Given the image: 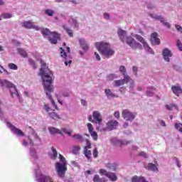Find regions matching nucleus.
Listing matches in <instances>:
<instances>
[{
  "label": "nucleus",
  "instance_id": "obj_4",
  "mask_svg": "<svg viewBox=\"0 0 182 182\" xmlns=\"http://www.w3.org/2000/svg\"><path fill=\"white\" fill-rule=\"evenodd\" d=\"M41 33L44 38H48L52 45H56L60 41V35L56 32H51L48 28H41Z\"/></svg>",
  "mask_w": 182,
  "mask_h": 182
},
{
  "label": "nucleus",
  "instance_id": "obj_12",
  "mask_svg": "<svg viewBox=\"0 0 182 182\" xmlns=\"http://www.w3.org/2000/svg\"><path fill=\"white\" fill-rule=\"evenodd\" d=\"M130 80H132L131 77H124V79L114 80V86L119 87L120 86H123V85H127Z\"/></svg>",
  "mask_w": 182,
  "mask_h": 182
},
{
  "label": "nucleus",
  "instance_id": "obj_9",
  "mask_svg": "<svg viewBox=\"0 0 182 182\" xmlns=\"http://www.w3.org/2000/svg\"><path fill=\"white\" fill-rule=\"evenodd\" d=\"M122 116L127 122H133L136 119V113L132 112L129 109H123Z\"/></svg>",
  "mask_w": 182,
  "mask_h": 182
},
{
  "label": "nucleus",
  "instance_id": "obj_15",
  "mask_svg": "<svg viewBox=\"0 0 182 182\" xmlns=\"http://www.w3.org/2000/svg\"><path fill=\"white\" fill-rule=\"evenodd\" d=\"M134 38H136V41H139V42L142 43L144 49H146V50H151V48H150V46H149V44L147 43V42H146V40H144L143 37H141L140 35L136 34L134 36Z\"/></svg>",
  "mask_w": 182,
  "mask_h": 182
},
{
  "label": "nucleus",
  "instance_id": "obj_63",
  "mask_svg": "<svg viewBox=\"0 0 182 182\" xmlns=\"http://www.w3.org/2000/svg\"><path fill=\"white\" fill-rule=\"evenodd\" d=\"M63 96L64 97H69V96H70V93L69 92H63Z\"/></svg>",
  "mask_w": 182,
  "mask_h": 182
},
{
  "label": "nucleus",
  "instance_id": "obj_43",
  "mask_svg": "<svg viewBox=\"0 0 182 182\" xmlns=\"http://www.w3.org/2000/svg\"><path fill=\"white\" fill-rule=\"evenodd\" d=\"M90 134L91 136L92 137L93 140H95V141H96L98 138L97 133H96V132H95V131H92Z\"/></svg>",
  "mask_w": 182,
  "mask_h": 182
},
{
  "label": "nucleus",
  "instance_id": "obj_29",
  "mask_svg": "<svg viewBox=\"0 0 182 182\" xmlns=\"http://www.w3.org/2000/svg\"><path fill=\"white\" fill-rule=\"evenodd\" d=\"M118 78H119V75L115 73H112L107 76V80H108L109 82H112V80H114V79H118Z\"/></svg>",
  "mask_w": 182,
  "mask_h": 182
},
{
  "label": "nucleus",
  "instance_id": "obj_25",
  "mask_svg": "<svg viewBox=\"0 0 182 182\" xmlns=\"http://www.w3.org/2000/svg\"><path fill=\"white\" fill-rule=\"evenodd\" d=\"M120 73L124 76V77H130L129 75H127V70L124 65H121L119 69Z\"/></svg>",
  "mask_w": 182,
  "mask_h": 182
},
{
  "label": "nucleus",
  "instance_id": "obj_58",
  "mask_svg": "<svg viewBox=\"0 0 182 182\" xmlns=\"http://www.w3.org/2000/svg\"><path fill=\"white\" fill-rule=\"evenodd\" d=\"M173 160H175L177 167L180 168V167H181V164H180V161H178V158L174 157Z\"/></svg>",
  "mask_w": 182,
  "mask_h": 182
},
{
  "label": "nucleus",
  "instance_id": "obj_21",
  "mask_svg": "<svg viewBox=\"0 0 182 182\" xmlns=\"http://www.w3.org/2000/svg\"><path fill=\"white\" fill-rule=\"evenodd\" d=\"M55 109H53V112H48V117H50V119H53V120H60V119H62L60 117V116H59V114H58L56 112H54Z\"/></svg>",
  "mask_w": 182,
  "mask_h": 182
},
{
  "label": "nucleus",
  "instance_id": "obj_46",
  "mask_svg": "<svg viewBox=\"0 0 182 182\" xmlns=\"http://www.w3.org/2000/svg\"><path fill=\"white\" fill-rule=\"evenodd\" d=\"M9 69H11L13 70H18V66L15 65L14 63H9Z\"/></svg>",
  "mask_w": 182,
  "mask_h": 182
},
{
  "label": "nucleus",
  "instance_id": "obj_6",
  "mask_svg": "<svg viewBox=\"0 0 182 182\" xmlns=\"http://www.w3.org/2000/svg\"><path fill=\"white\" fill-rule=\"evenodd\" d=\"M1 87H9L10 89V93L12 97H19V92L16 90V87L12 82L6 80H0Z\"/></svg>",
  "mask_w": 182,
  "mask_h": 182
},
{
  "label": "nucleus",
  "instance_id": "obj_38",
  "mask_svg": "<svg viewBox=\"0 0 182 182\" xmlns=\"http://www.w3.org/2000/svg\"><path fill=\"white\" fill-rule=\"evenodd\" d=\"M28 63L33 68V69H36L38 68V65H36V63H35V60L32 58H28Z\"/></svg>",
  "mask_w": 182,
  "mask_h": 182
},
{
  "label": "nucleus",
  "instance_id": "obj_62",
  "mask_svg": "<svg viewBox=\"0 0 182 182\" xmlns=\"http://www.w3.org/2000/svg\"><path fill=\"white\" fill-rule=\"evenodd\" d=\"M132 70H133V73H135V76H137V70H138V68L136 66H133L132 67Z\"/></svg>",
  "mask_w": 182,
  "mask_h": 182
},
{
  "label": "nucleus",
  "instance_id": "obj_13",
  "mask_svg": "<svg viewBox=\"0 0 182 182\" xmlns=\"http://www.w3.org/2000/svg\"><path fill=\"white\" fill-rule=\"evenodd\" d=\"M22 26L23 28H26V29H35V31H41V27L33 24L32 21H24L22 23Z\"/></svg>",
  "mask_w": 182,
  "mask_h": 182
},
{
  "label": "nucleus",
  "instance_id": "obj_23",
  "mask_svg": "<svg viewBox=\"0 0 182 182\" xmlns=\"http://www.w3.org/2000/svg\"><path fill=\"white\" fill-rule=\"evenodd\" d=\"M150 16L153 19H156V21H160L161 23H163V25L166 23V21L164 20V18L161 16H159L157 14H151Z\"/></svg>",
  "mask_w": 182,
  "mask_h": 182
},
{
  "label": "nucleus",
  "instance_id": "obj_1",
  "mask_svg": "<svg viewBox=\"0 0 182 182\" xmlns=\"http://www.w3.org/2000/svg\"><path fill=\"white\" fill-rule=\"evenodd\" d=\"M41 68L40 69L39 75L41 76L43 82V85L44 90L47 97L50 100L54 109L58 110V105H56V103L52 98V95H50V93H53V85H52V83H53V73H52V71H50L48 66H46L45 61L41 60Z\"/></svg>",
  "mask_w": 182,
  "mask_h": 182
},
{
  "label": "nucleus",
  "instance_id": "obj_44",
  "mask_svg": "<svg viewBox=\"0 0 182 182\" xmlns=\"http://www.w3.org/2000/svg\"><path fill=\"white\" fill-rule=\"evenodd\" d=\"M43 109H44V110H46V112L48 113V114H49V113H50V110H52L50 109V107L48 104H45L43 105Z\"/></svg>",
  "mask_w": 182,
  "mask_h": 182
},
{
  "label": "nucleus",
  "instance_id": "obj_40",
  "mask_svg": "<svg viewBox=\"0 0 182 182\" xmlns=\"http://www.w3.org/2000/svg\"><path fill=\"white\" fill-rule=\"evenodd\" d=\"M93 181L94 182H105V179L100 178L99 175H95L93 178Z\"/></svg>",
  "mask_w": 182,
  "mask_h": 182
},
{
  "label": "nucleus",
  "instance_id": "obj_34",
  "mask_svg": "<svg viewBox=\"0 0 182 182\" xmlns=\"http://www.w3.org/2000/svg\"><path fill=\"white\" fill-rule=\"evenodd\" d=\"M28 140H29V143L26 141V139H23L22 141L23 146H25L26 147V146H28V144H30L31 146H33V141L32 140V139H31V137H28Z\"/></svg>",
  "mask_w": 182,
  "mask_h": 182
},
{
  "label": "nucleus",
  "instance_id": "obj_47",
  "mask_svg": "<svg viewBox=\"0 0 182 182\" xmlns=\"http://www.w3.org/2000/svg\"><path fill=\"white\" fill-rule=\"evenodd\" d=\"M61 130L62 132H63V133L68 134V136H70V134H72V131L70 129H68L66 128H62Z\"/></svg>",
  "mask_w": 182,
  "mask_h": 182
},
{
  "label": "nucleus",
  "instance_id": "obj_27",
  "mask_svg": "<svg viewBox=\"0 0 182 182\" xmlns=\"http://www.w3.org/2000/svg\"><path fill=\"white\" fill-rule=\"evenodd\" d=\"M171 89L174 95H176V96H178V95L181 93L182 89L180 86H173Z\"/></svg>",
  "mask_w": 182,
  "mask_h": 182
},
{
  "label": "nucleus",
  "instance_id": "obj_37",
  "mask_svg": "<svg viewBox=\"0 0 182 182\" xmlns=\"http://www.w3.org/2000/svg\"><path fill=\"white\" fill-rule=\"evenodd\" d=\"M60 56L61 58H63V59H67L68 55L66 54V52L65 51V49L63 48H60Z\"/></svg>",
  "mask_w": 182,
  "mask_h": 182
},
{
  "label": "nucleus",
  "instance_id": "obj_50",
  "mask_svg": "<svg viewBox=\"0 0 182 182\" xmlns=\"http://www.w3.org/2000/svg\"><path fill=\"white\" fill-rule=\"evenodd\" d=\"M92 156L95 159H97V156H99V151H97V148H95L93 150Z\"/></svg>",
  "mask_w": 182,
  "mask_h": 182
},
{
  "label": "nucleus",
  "instance_id": "obj_35",
  "mask_svg": "<svg viewBox=\"0 0 182 182\" xmlns=\"http://www.w3.org/2000/svg\"><path fill=\"white\" fill-rule=\"evenodd\" d=\"M80 146H74L73 147V153L75 155L79 154V151H80Z\"/></svg>",
  "mask_w": 182,
  "mask_h": 182
},
{
  "label": "nucleus",
  "instance_id": "obj_32",
  "mask_svg": "<svg viewBox=\"0 0 182 182\" xmlns=\"http://www.w3.org/2000/svg\"><path fill=\"white\" fill-rule=\"evenodd\" d=\"M72 137L75 140H79L80 141H85V139H83V136L79 134H75L73 135Z\"/></svg>",
  "mask_w": 182,
  "mask_h": 182
},
{
  "label": "nucleus",
  "instance_id": "obj_59",
  "mask_svg": "<svg viewBox=\"0 0 182 182\" xmlns=\"http://www.w3.org/2000/svg\"><path fill=\"white\" fill-rule=\"evenodd\" d=\"M139 176H134L132 178V182H139Z\"/></svg>",
  "mask_w": 182,
  "mask_h": 182
},
{
  "label": "nucleus",
  "instance_id": "obj_51",
  "mask_svg": "<svg viewBox=\"0 0 182 182\" xmlns=\"http://www.w3.org/2000/svg\"><path fill=\"white\" fill-rule=\"evenodd\" d=\"M110 141L112 144H114V146H116L119 143V139L117 138H112L110 139Z\"/></svg>",
  "mask_w": 182,
  "mask_h": 182
},
{
  "label": "nucleus",
  "instance_id": "obj_26",
  "mask_svg": "<svg viewBox=\"0 0 182 182\" xmlns=\"http://www.w3.org/2000/svg\"><path fill=\"white\" fill-rule=\"evenodd\" d=\"M48 132L50 133V134H56V133H58L59 134H62V132L59 129H57L53 127H48Z\"/></svg>",
  "mask_w": 182,
  "mask_h": 182
},
{
  "label": "nucleus",
  "instance_id": "obj_60",
  "mask_svg": "<svg viewBox=\"0 0 182 182\" xmlns=\"http://www.w3.org/2000/svg\"><path fill=\"white\" fill-rule=\"evenodd\" d=\"M104 19H106L107 21H110V14H109L108 13H105Z\"/></svg>",
  "mask_w": 182,
  "mask_h": 182
},
{
  "label": "nucleus",
  "instance_id": "obj_36",
  "mask_svg": "<svg viewBox=\"0 0 182 182\" xmlns=\"http://www.w3.org/2000/svg\"><path fill=\"white\" fill-rule=\"evenodd\" d=\"M30 155L31 157L33 158L34 160H37L38 159V154H36V150L35 149H31L30 151Z\"/></svg>",
  "mask_w": 182,
  "mask_h": 182
},
{
  "label": "nucleus",
  "instance_id": "obj_31",
  "mask_svg": "<svg viewBox=\"0 0 182 182\" xmlns=\"http://www.w3.org/2000/svg\"><path fill=\"white\" fill-rule=\"evenodd\" d=\"M14 15L11 13H3L1 14L0 18L2 19H11Z\"/></svg>",
  "mask_w": 182,
  "mask_h": 182
},
{
  "label": "nucleus",
  "instance_id": "obj_3",
  "mask_svg": "<svg viewBox=\"0 0 182 182\" xmlns=\"http://www.w3.org/2000/svg\"><path fill=\"white\" fill-rule=\"evenodd\" d=\"M60 162H57L55 164V170L57 171L58 176L60 178H63L65 177V174H66V171H68V162L66 161V159L62 154H59Z\"/></svg>",
  "mask_w": 182,
  "mask_h": 182
},
{
  "label": "nucleus",
  "instance_id": "obj_24",
  "mask_svg": "<svg viewBox=\"0 0 182 182\" xmlns=\"http://www.w3.org/2000/svg\"><path fill=\"white\" fill-rule=\"evenodd\" d=\"M84 155L87 159V161L92 163V151L87 148H84Z\"/></svg>",
  "mask_w": 182,
  "mask_h": 182
},
{
  "label": "nucleus",
  "instance_id": "obj_8",
  "mask_svg": "<svg viewBox=\"0 0 182 182\" xmlns=\"http://www.w3.org/2000/svg\"><path fill=\"white\" fill-rule=\"evenodd\" d=\"M36 180L38 182H53L52 178L43 175L39 169L35 170Z\"/></svg>",
  "mask_w": 182,
  "mask_h": 182
},
{
  "label": "nucleus",
  "instance_id": "obj_48",
  "mask_svg": "<svg viewBox=\"0 0 182 182\" xmlns=\"http://www.w3.org/2000/svg\"><path fill=\"white\" fill-rule=\"evenodd\" d=\"M85 141L87 146H85L84 149H87V150H88V149H92V144L90 143V141H89V139H85Z\"/></svg>",
  "mask_w": 182,
  "mask_h": 182
},
{
  "label": "nucleus",
  "instance_id": "obj_10",
  "mask_svg": "<svg viewBox=\"0 0 182 182\" xmlns=\"http://www.w3.org/2000/svg\"><path fill=\"white\" fill-rule=\"evenodd\" d=\"M117 124H119V122L117 120L109 121L107 123V127L102 128L100 132H107V130L112 132V130H114L117 127Z\"/></svg>",
  "mask_w": 182,
  "mask_h": 182
},
{
  "label": "nucleus",
  "instance_id": "obj_49",
  "mask_svg": "<svg viewBox=\"0 0 182 182\" xmlns=\"http://www.w3.org/2000/svg\"><path fill=\"white\" fill-rule=\"evenodd\" d=\"M165 107H166V109H167V110H173V109H174V107H176V105H174L173 104L166 105Z\"/></svg>",
  "mask_w": 182,
  "mask_h": 182
},
{
  "label": "nucleus",
  "instance_id": "obj_28",
  "mask_svg": "<svg viewBox=\"0 0 182 182\" xmlns=\"http://www.w3.org/2000/svg\"><path fill=\"white\" fill-rule=\"evenodd\" d=\"M105 166L107 167V168H109V170H112V171H116L117 168V165L116 164H106Z\"/></svg>",
  "mask_w": 182,
  "mask_h": 182
},
{
  "label": "nucleus",
  "instance_id": "obj_17",
  "mask_svg": "<svg viewBox=\"0 0 182 182\" xmlns=\"http://www.w3.org/2000/svg\"><path fill=\"white\" fill-rule=\"evenodd\" d=\"M117 34H118V36H119L121 42L124 43L126 41V38H127V31H126L122 28H119L117 30Z\"/></svg>",
  "mask_w": 182,
  "mask_h": 182
},
{
  "label": "nucleus",
  "instance_id": "obj_64",
  "mask_svg": "<svg viewBox=\"0 0 182 182\" xmlns=\"http://www.w3.org/2000/svg\"><path fill=\"white\" fill-rule=\"evenodd\" d=\"M95 58L97 60H101L100 55L97 53H95Z\"/></svg>",
  "mask_w": 182,
  "mask_h": 182
},
{
  "label": "nucleus",
  "instance_id": "obj_22",
  "mask_svg": "<svg viewBox=\"0 0 182 182\" xmlns=\"http://www.w3.org/2000/svg\"><path fill=\"white\" fill-rule=\"evenodd\" d=\"M105 96H107V99H113L114 97H119V96L114 95L110 89L105 90Z\"/></svg>",
  "mask_w": 182,
  "mask_h": 182
},
{
  "label": "nucleus",
  "instance_id": "obj_7",
  "mask_svg": "<svg viewBox=\"0 0 182 182\" xmlns=\"http://www.w3.org/2000/svg\"><path fill=\"white\" fill-rule=\"evenodd\" d=\"M124 42L127 43V45H128V46L134 50H137V49L141 50V49H143V46L140 43L136 42L134 38L130 36L126 37Z\"/></svg>",
  "mask_w": 182,
  "mask_h": 182
},
{
  "label": "nucleus",
  "instance_id": "obj_52",
  "mask_svg": "<svg viewBox=\"0 0 182 182\" xmlns=\"http://www.w3.org/2000/svg\"><path fill=\"white\" fill-rule=\"evenodd\" d=\"M139 156H140L141 157H144V159H149V156H147V154L144 151H141L139 154Z\"/></svg>",
  "mask_w": 182,
  "mask_h": 182
},
{
  "label": "nucleus",
  "instance_id": "obj_53",
  "mask_svg": "<svg viewBox=\"0 0 182 182\" xmlns=\"http://www.w3.org/2000/svg\"><path fill=\"white\" fill-rule=\"evenodd\" d=\"M176 46H177V48H178L179 50L182 51V43H181V41L180 40H177Z\"/></svg>",
  "mask_w": 182,
  "mask_h": 182
},
{
  "label": "nucleus",
  "instance_id": "obj_57",
  "mask_svg": "<svg viewBox=\"0 0 182 182\" xmlns=\"http://www.w3.org/2000/svg\"><path fill=\"white\" fill-rule=\"evenodd\" d=\"M158 122H159V124H161V126H162L163 127H166V126H167L166 124V122L163 119H158Z\"/></svg>",
  "mask_w": 182,
  "mask_h": 182
},
{
  "label": "nucleus",
  "instance_id": "obj_11",
  "mask_svg": "<svg viewBox=\"0 0 182 182\" xmlns=\"http://www.w3.org/2000/svg\"><path fill=\"white\" fill-rule=\"evenodd\" d=\"M100 174H102V176H106V177L109 178L111 181H117V176L114 173L107 172V171L105 169H100Z\"/></svg>",
  "mask_w": 182,
  "mask_h": 182
},
{
  "label": "nucleus",
  "instance_id": "obj_16",
  "mask_svg": "<svg viewBox=\"0 0 182 182\" xmlns=\"http://www.w3.org/2000/svg\"><path fill=\"white\" fill-rule=\"evenodd\" d=\"M162 55L166 62H170V58L173 56V53L168 48H164L162 51Z\"/></svg>",
  "mask_w": 182,
  "mask_h": 182
},
{
  "label": "nucleus",
  "instance_id": "obj_30",
  "mask_svg": "<svg viewBox=\"0 0 182 182\" xmlns=\"http://www.w3.org/2000/svg\"><path fill=\"white\" fill-rule=\"evenodd\" d=\"M51 149H52V153L50 154V159L52 160H56V158L58 157V151L53 146L51 148Z\"/></svg>",
  "mask_w": 182,
  "mask_h": 182
},
{
  "label": "nucleus",
  "instance_id": "obj_56",
  "mask_svg": "<svg viewBox=\"0 0 182 182\" xmlns=\"http://www.w3.org/2000/svg\"><path fill=\"white\" fill-rule=\"evenodd\" d=\"M33 136L34 139L36 140V141H38V143H41V138L39 137V136H38V134H33Z\"/></svg>",
  "mask_w": 182,
  "mask_h": 182
},
{
  "label": "nucleus",
  "instance_id": "obj_2",
  "mask_svg": "<svg viewBox=\"0 0 182 182\" xmlns=\"http://www.w3.org/2000/svg\"><path fill=\"white\" fill-rule=\"evenodd\" d=\"M95 46L101 55H102L104 58H107V59L112 58V56L114 55V50L110 48V44H109V43H95Z\"/></svg>",
  "mask_w": 182,
  "mask_h": 182
},
{
  "label": "nucleus",
  "instance_id": "obj_55",
  "mask_svg": "<svg viewBox=\"0 0 182 182\" xmlns=\"http://www.w3.org/2000/svg\"><path fill=\"white\" fill-rule=\"evenodd\" d=\"M87 127H88V132L89 133H92V132H93V125H92V124L88 123L87 124Z\"/></svg>",
  "mask_w": 182,
  "mask_h": 182
},
{
  "label": "nucleus",
  "instance_id": "obj_42",
  "mask_svg": "<svg viewBox=\"0 0 182 182\" xmlns=\"http://www.w3.org/2000/svg\"><path fill=\"white\" fill-rule=\"evenodd\" d=\"M18 53L23 56V58H26L27 56V53H26V51H25V50L22 49V48H20L18 49Z\"/></svg>",
  "mask_w": 182,
  "mask_h": 182
},
{
  "label": "nucleus",
  "instance_id": "obj_45",
  "mask_svg": "<svg viewBox=\"0 0 182 182\" xmlns=\"http://www.w3.org/2000/svg\"><path fill=\"white\" fill-rule=\"evenodd\" d=\"M154 95V89L148 90L146 91V96L151 97Z\"/></svg>",
  "mask_w": 182,
  "mask_h": 182
},
{
  "label": "nucleus",
  "instance_id": "obj_20",
  "mask_svg": "<svg viewBox=\"0 0 182 182\" xmlns=\"http://www.w3.org/2000/svg\"><path fill=\"white\" fill-rule=\"evenodd\" d=\"M157 161L155 162V164L153 163H149L146 166V170H149V171H159V168H157Z\"/></svg>",
  "mask_w": 182,
  "mask_h": 182
},
{
  "label": "nucleus",
  "instance_id": "obj_54",
  "mask_svg": "<svg viewBox=\"0 0 182 182\" xmlns=\"http://www.w3.org/2000/svg\"><path fill=\"white\" fill-rule=\"evenodd\" d=\"M146 7L148 8V9H154V8H156V5H154L151 3H148L146 4Z\"/></svg>",
  "mask_w": 182,
  "mask_h": 182
},
{
  "label": "nucleus",
  "instance_id": "obj_18",
  "mask_svg": "<svg viewBox=\"0 0 182 182\" xmlns=\"http://www.w3.org/2000/svg\"><path fill=\"white\" fill-rule=\"evenodd\" d=\"M78 42L80 43V46L85 52H87V50H89V45L85 38H78Z\"/></svg>",
  "mask_w": 182,
  "mask_h": 182
},
{
  "label": "nucleus",
  "instance_id": "obj_41",
  "mask_svg": "<svg viewBox=\"0 0 182 182\" xmlns=\"http://www.w3.org/2000/svg\"><path fill=\"white\" fill-rule=\"evenodd\" d=\"M175 129H176V130H178V132H180V133H182V124L181 123H176Z\"/></svg>",
  "mask_w": 182,
  "mask_h": 182
},
{
  "label": "nucleus",
  "instance_id": "obj_33",
  "mask_svg": "<svg viewBox=\"0 0 182 182\" xmlns=\"http://www.w3.org/2000/svg\"><path fill=\"white\" fill-rule=\"evenodd\" d=\"M63 28L64 31H65L67 32V33H68L69 36L73 38V31H72V29H70V28H68L66 26H63Z\"/></svg>",
  "mask_w": 182,
  "mask_h": 182
},
{
  "label": "nucleus",
  "instance_id": "obj_14",
  "mask_svg": "<svg viewBox=\"0 0 182 182\" xmlns=\"http://www.w3.org/2000/svg\"><path fill=\"white\" fill-rule=\"evenodd\" d=\"M92 117H93V121H92V123H96V124H100L102 122V114L99 111H95L92 113Z\"/></svg>",
  "mask_w": 182,
  "mask_h": 182
},
{
  "label": "nucleus",
  "instance_id": "obj_39",
  "mask_svg": "<svg viewBox=\"0 0 182 182\" xmlns=\"http://www.w3.org/2000/svg\"><path fill=\"white\" fill-rule=\"evenodd\" d=\"M54 14H55V11H53V10L50 9L45 10V14L48 15V16H53Z\"/></svg>",
  "mask_w": 182,
  "mask_h": 182
},
{
  "label": "nucleus",
  "instance_id": "obj_5",
  "mask_svg": "<svg viewBox=\"0 0 182 182\" xmlns=\"http://www.w3.org/2000/svg\"><path fill=\"white\" fill-rule=\"evenodd\" d=\"M1 103V102L0 101V105ZM0 119L1 120V122H5L6 123L7 127L10 129L12 133H14V134H16V136H20L21 137L25 136V134L23 133V132H22V130L18 128H16L15 126H14L11 122L6 121V119H5V117L4 116V112H2L1 109H0Z\"/></svg>",
  "mask_w": 182,
  "mask_h": 182
},
{
  "label": "nucleus",
  "instance_id": "obj_19",
  "mask_svg": "<svg viewBox=\"0 0 182 182\" xmlns=\"http://www.w3.org/2000/svg\"><path fill=\"white\" fill-rule=\"evenodd\" d=\"M157 36H159V34H157L156 32L151 35V42L152 45H160V39L157 38Z\"/></svg>",
  "mask_w": 182,
  "mask_h": 182
},
{
  "label": "nucleus",
  "instance_id": "obj_61",
  "mask_svg": "<svg viewBox=\"0 0 182 182\" xmlns=\"http://www.w3.org/2000/svg\"><path fill=\"white\" fill-rule=\"evenodd\" d=\"M175 28L178 32H181L182 33V27L180 25H176Z\"/></svg>",
  "mask_w": 182,
  "mask_h": 182
}]
</instances>
